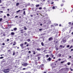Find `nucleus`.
Instances as JSON below:
<instances>
[{
  "label": "nucleus",
  "mask_w": 73,
  "mask_h": 73,
  "mask_svg": "<svg viewBox=\"0 0 73 73\" xmlns=\"http://www.w3.org/2000/svg\"><path fill=\"white\" fill-rule=\"evenodd\" d=\"M20 45L21 46V47L22 49H24V47L23 46V44H20Z\"/></svg>",
  "instance_id": "nucleus-3"
},
{
  "label": "nucleus",
  "mask_w": 73,
  "mask_h": 73,
  "mask_svg": "<svg viewBox=\"0 0 73 73\" xmlns=\"http://www.w3.org/2000/svg\"><path fill=\"white\" fill-rule=\"evenodd\" d=\"M68 24H69V25H70V24H71V22L68 23Z\"/></svg>",
  "instance_id": "nucleus-43"
},
{
  "label": "nucleus",
  "mask_w": 73,
  "mask_h": 73,
  "mask_svg": "<svg viewBox=\"0 0 73 73\" xmlns=\"http://www.w3.org/2000/svg\"><path fill=\"white\" fill-rule=\"evenodd\" d=\"M70 70L71 71H73V70L72 69V68H70Z\"/></svg>",
  "instance_id": "nucleus-61"
},
{
  "label": "nucleus",
  "mask_w": 73,
  "mask_h": 73,
  "mask_svg": "<svg viewBox=\"0 0 73 73\" xmlns=\"http://www.w3.org/2000/svg\"><path fill=\"white\" fill-rule=\"evenodd\" d=\"M53 40V38L52 37H50L48 38V41H52Z\"/></svg>",
  "instance_id": "nucleus-4"
},
{
  "label": "nucleus",
  "mask_w": 73,
  "mask_h": 73,
  "mask_svg": "<svg viewBox=\"0 0 73 73\" xmlns=\"http://www.w3.org/2000/svg\"><path fill=\"white\" fill-rule=\"evenodd\" d=\"M41 56V54H39L36 55L37 57H38V56Z\"/></svg>",
  "instance_id": "nucleus-7"
},
{
  "label": "nucleus",
  "mask_w": 73,
  "mask_h": 73,
  "mask_svg": "<svg viewBox=\"0 0 73 73\" xmlns=\"http://www.w3.org/2000/svg\"><path fill=\"white\" fill-rule=\"evenodd\" d=\"M23 15H25V11H24L23 12Z\"/></svg>",
  "instance_id": "nucleus-22"
},
{
  "label": "nucleus",
  "mask_w": 73,
  "mask_h": 73,
  "mask_svg": "<svg viewBox=\"0 0 73 73\" xmlns=\"http://www.w3.org/2000/svg\"><path fill=\"white\" fill-rule=\"evenodd\" d=\"M52 9H55V7L54 6H53L52 7Z\"/></svg>",
  "instance_id": "nucleus-28"
},
{
  "label": "nucleus",
  "mask_w": 73,
  "mask_h": 73,
  "mask_svg": "<svg viewBox=\"0 0 73 73\" xmlns=\"http://www.w3.org/2000/svg\"><path fill=\"white\" fill-rule=\"evenodd\" d=\"M60 48H62V45H60Z\"/></svg>",
  "instance_id": "nucleus-47"
},
{
  "label": "nucleus",
  "mask_w": 73,
  "mask_h": 73,
  "mask_svg": "<svg viewBox=\"0 0 73 73\" xmlns=\"http://www.w3.org/2000/svg\"><path fill=\"white\" fill-rule=\"evenodd\" d=\"M23 66H27V65H29V64L27 63H26L23 64Z\"/></svg>",
  "instance_id": "nucleus-2"
},
{
  "label": "nucleus",
  "mask_w": 73,
  "mask_h": 73,
  "mask_svg": "<svg viewBox=\"0 0 73 73\" xmlns=\"http://www.w3.org/2000/svg\"><path fill=\"white\" fill-rule=\"evenodd\" d=\"M35 65H37V64H38V63L37 62H35Z\"/></svg>",
  "instance_id": "nucleus-13"
},
{
  "label": "nucleus",
  "mask_w": 73,
  "mask_h": 73,
  "mask_svg": "<svg viewBox=\"0 0 73 73\" xmlns=\"http://www.w3.org/2000/svg\"><path fill=\"white\" fill-rule=\"evenodd\" d=\"M63 42H66V40H63Z\"/></svg>",
  "instance_id": "nucleus-17"
},
{
  "label": "nucleus",
  "mask_w": 73,
  "mask_h": 73,
  "mask_svg": "<svg viewBox=\"0 0 73 73\" xmlns=\"http://www.w3.org/2000/svg\"><path fill=\"white\" fill-rule=\"evenodd\" d=\"M17 17H18V16H15V18H16Z\"/></svg>",
  "instance_id": "nucleus-56"
},
{
  "label": "nucleus",
  "mask_w": 73,
  "mask_h": 73,
  "mask_svg": "<svg viewBox=\"0 0 73 73\" xmlns=\"http://www.w3.org/2000/svg\"><path fill=\"white\" fill-rule=\"evenodd\" d=\"M9 40V39H7V41L8 42V41Z\"/></svg>",
  "instance_id": "nucleus-55"
},
{
  "label": "nucleus",
  "mask_w": 73,
  "mask_h": 73,
  "mask_svg": "<svg viewBox=\"0 0 73 73\" xmlns=\"http://www.w3.org/2000/svg\"><path fill=\"white\" fill-rule=\"evenodd\" d=\"M1 8H2V9H4L5 8V7H1Z\"/></svg>",
  "instance_id": "nucleus-40"
},
{
  "label": "nucleus",
  "mask_w": 73,
  "mask_h": 73,
  "mask_svg": "<svg viewBox=\"0 0 73 73\" xmlns=\"http://www.w3.org/2000/svg\"><path fill=\"white\" fill-rule=\"evenodd\" d=\"M27 41L28 42H30V41H31V40H30V39H28L27 40Z\"/></svg>",
  "instance_id": "nucleus-12"
},
{
  "label": "nucleus",
  "mask_w": 73,
  "mask_h": 73,
  "mask_svg": "<svg viewBox=\"0 0 73 73\" xmlns=\"http://www.w3.org/2000/svg\"><path fill=\"white\" fill-rule=\"evenodd\" d=\"M63 5H64V4L61 5V7H62V6H63Z\"/></svg>",
  "instance_id": "nucleus-53"
},
{
  "label": "nucleus",
  "mask_w": 73,
  "mask_h": 73,
  "mask_svg": "<svg viewBox=\"0 0 73 73\" xmlns=\"http://www.w3.org/2000/svg\"><path fill=\"white\" fill-rule=\"evenodd\" d=\"M39 5H36V7H39Z\"/></svg>",
  "instance_id": "nucleus-34"
},
{
  "label": "nucleus",
  "mask_w": 73,
  "mask_h": 73,
  "mask_svg": "<svg viewBox=\"0 0 73 73\" xmlns=\"http://www.w3.org/2000/svg\"><path fill=\"white\" fill-rule=\"evenodd\" d=\"M25 9H23V11H25Z\"/></svg>",
  "instance_id": "nucleus-59"
},
{
  "label": "nucleus",
  "mask_w": 73,
  "mask_h": 73,
  "mask_svg": "<svg viewBox=\"0 0 73 73\" xmlns=\"http://www.w3.org/2000/svg\"><path fill=\"white\" fill-rule=\"evenodd\" d=\"M20 10H19L18 11H16V13H18V12H20Z\"/></svg>",
  "instance_id": "nucleus-26"
},
{
  "label": "nucleus",
  "mask_w": 73,
  "mask_h": 73,
  "mask_svg": "<svg viewBox=\"0 0 73 73\" xmlns=\"http://www.w3.org/2000/svg\"><path fill=\"white\" fill-rule=\"evenodd\" d=\"M44 9H46V7H44L43 8Z\"/></svg>",
  "instance_id": "nucleus-60"
},
{
  "label": "nucleus",
  "mask_w": 73,
  "mask_h": 73,
  "mask_svg": "<svg viewBox=\"0 0 73 73\" xmlns=\"http://www.w3.org/2000/svg\"><path fill=\"white\" fill-rule=\"evenodd\" d=\"M36 50H41V49H40V48H37Z\"/></svg>",
  "instance_id": "nucleus-16"
},
{
  "label": "nucleus",
  "mask_w": 73,
  "mask_h": 73,
  "mask_svg": "<svg viewBox=\"0 0 73 73\" xmlns=\"http://www.w3.org/2000/svg\"><path fill=\"white\" fill-rule=\"evenodd\" d=\"M46 57H49V55H46Z\"/></svg>",
  "instance_id": "nucleus-44"
},
{
  "label": "nucleus",
  "mask_w": 73,
  "mask_h": 73,
  "mask_svg": "<svg viewBox=\"0 0 73 73\" xmlns=\"http://www.w3.org/2000/svg\"><path fill=\"white\" fill-rule=\"evenodd\" d=\"M40 66H37V69H40Z\"/></svg>",
  "instance_id": "nucleus-8"
},
{
  "label": "nucleus",
  "mask_w": 73,
  "mask_h": 73,
  "mask_svg": "<svg viewBox=\"0 0 73 73\" xmlns=\"http://www.w3.org/2000/svg\"><path fill=\"white\" fill-rule=\"evenodd\" d=\"M25 30H27V28H26V27H24Z\"/></svg>",
  "instance_id": "nucleus-36"
},
{
  "label": "nucleus",
  "mask_w": 73,
  "mask_h": 73,
  "mask_svg": "<svg viewBox=\"0 0 73 73\" xmlns=\"http://www.w3.org/2000/svg\"><path fill=\"white\" fill-rule=\"evenodd\" d=\"M39 9H40V10L42 9V7H40L39 8Z\"/></svg>",
  "instance_id": "nucleus-31"
},
{
  "label": "nucleus",
  "mask_w": 73,
  "mask_h": 73,
  "mask_svg": "<svg viewBox=\"0 0 73 73\" xmlns=\"http://www.w3.org/2000/svg\"><path fill=\"white\" fill-rule=\"evenodd\" d=\"M54 65H56V63H55V62H54Z\"/></svg>",
  "instance_id": "nucleus-35"
},
{
  "label": "nucleus",
  "mask_w": 73,
  "mask_h": 73,
  "mask_svg": "<svg viewBox=\"0 0 73 73\" xmlns=\"http://www.w3.org/2000/svg\"><path fill=\"white\" fill-rule=\"evenodd\" d=\"M27 44V42H25V45H26V44Z\"/></svg>",
  "instance_id": "nucleus-46"
},
{
  "label": "nucleus",
  "mask_w": 73,
  "mask_h": 73,
  "mask_svg": "<svg viewBox=\"0 0 73 73\" xmlns=\"http://www.w3.org/2000/svg\"><path fill=\"white\" fill-rule=\"evenodd\" d=\"M3 17L4 18H5V17H6V16L5 15Z\"/></svg>",
  "instance_id": "nucleus-58"
},
{
  "label": "nucleus",
  "mask_w": 73,
  "mask_h": 73,
  "mask_svg": "<svg viewBox=\"0 0 73 73\" xmlns=\"http://www.w3.org/2000/svg\"><path fill=\"white\" fill-rule=\"evenodd\" d=\"M46 73V72H44L43 73Z\"/></svg>",
  "instance_id": "nucleus-62"
},
{
  "label": "nucleus",
  "mask_w": 73,
  "mask_h": 73,
  "mask_svg": "<svg viewBox=\"0 0 73 73\" xmlns=\"http://www.w3.org/2000/svg\"><path fill=\"white\" fill-rule=\"evenodd\" d=\"M47 60H48L49 61H50L52 60V59L50 58V57H49L48 59H47Z\"/></svg>",
  "instance_id": "nucleus-6"
},
{
  "label": "nucleus",
  "mask_w": 73,
  "mask_h": 73,
  "mask_svg": "<svg viewBox=\"0 0 73 73\" xmlns=\"http://www.w3.org/2000/svg\"><path fill=\"white\" fill-rule=\"evenodd\" d=\"M16 45V42H14L13 44V45Z\"/></svg>",
  "instance_id": "nucleus-19"
},
{
  "label": "nucleus",
  "mask_w": 73,
  "mask_h": 73,
  "mask_svg": "<svg viewBox=\"0 0 73 73\" xmlns=\"http://www.w3.org/2000/svg\"><path fill=\"white\" fill-rule=\"evenodd\" d=\"M69 46H70V45H68L67 46V48H69Z\"/></svg>",
  "instance_id": "nucleus-33"
},
{
  "label": "nucleus",
  "mask_w": 73,
  "mask_h": 73,
  "mask_svg": "<svg viewBox=\"0 0 73 73\" xmlns=\"http://www.w3.org/2000/svg\"><path fill=\"white\" fill-rule=\"evenodd\" d=\"M17 28H14V29H13V30L14 31H17Z\"/></svg>",
  "instance_id": "nucleus-14"
},
{
  "label": "nucleus",
  "mask_w": 73,
  "mask_h": 73,
  "mask_svg": "<svg viewBox=\"0 0 73 73\" xmlns=\"http://www.w3.org/2000/svg\"><path fill=\"white\" fill-rule=\"evenodd\" d=\"M40 68H44V65L42 64L40 65Z\"/></svg>",
  "instance_id": "nucleus-5"
},
{
  "label": "nucleus",
  "mask_w": 73,
  "mask_h": 73,
  "mask_svg": "<svg viewBox=\"0 0 73 73\" xmlns=\"http://www.w3.org/2000/svg\"><path fill=\"white\" fill-rule=\"evenodd\" d=\"M0 12H1V13H3V11H1Z\"/></svg>",
  "instance_id": "nucleus-52"
},
{
  "label": "nucleus",
  "mask_w": 73,
  "mask_h": 73,
  "mask_svg": "<svg viewBox=\"0 0 73 73\" xmlns=\"http://www.w3.org/2000/svg\"><path fill=\"white\" fill-rule=\"evenodd\" d=\"M73 48V46H71L69 48V49H70L71 48Z\"/></svg>",
  "instance_id": "nucleus-25"
},
{
  "label": "nucleus",
  "mask_w": 73,
  "mask_h": 73,
  "mask_svg": "<svg viewBox=\"0 0 73 73\" xmlns=\"http://www.w3.org/2000/svg\"><path fill=\"white\" fill-rule=\"evenodd\" d=\"M40 25L42 26V23H40Z\"/></svg>",
  "instance_id": "nucleus-50"
},
{
  "label": "nucleus",
  "mask_w": 73,
  "mask_h": 73,
  "mask_svg": "<svg viewBox=\"0 0 73 73\" xmlns=\"http://www.w3.org/2000/svg\"><path fill=\"white\" fill-rule=\"evenodd\" d=\"M71 34L73 35V32L71 33Z\"/></svg>",
  "instance_id": "nucleus-64"
},
{
  "label": "nucleus",
  "mask_w": 73,
  "mask_h": 73,
  "mask_svg": "<svg viewBox=\"0 0 73 73\" xmlns=\"http://www.w3.org/2000/svg\"><path fill=\"white\" fill-rule=\"evenodd\" d=\"M33 54H36V52H35V51H33Z\"/></svg>",
  "instance_id": "nucleus-23"
},
{
  "label": "nucleus",
  "mask_w": 73,
  "mask_h": 73,
  "mask_svg": "<svg viewBox=\"0 0 73 73\" xmlns=\"http://www.w3.org/2000/svg\"><path fill=\"white\" fill-rule=\"evenodd\" d=\"M41 45H42V46H44V43H43V42H41Z\"/></svg>",
  "instance_id": "nucleus-9"
},
{
  "label": "nucleus",
  "mask_w": 73,
  "mask_h": 73,
  "mask_svg": "<svg viewBox=\"0 0 73 73\" xmlns=\"http://www.w3.org/2000/svg\"><path fill=\"white\" fill-rule=\"evenodd\" d=\"M42 30V29H39V31H41Z\"/></svg>",
  "instance_id": "nucleus-51"
},
{
  "label": "nucleus",
  "mask_w": 73,
  "mask_h": 73,
  "mask_svg": "<svg viewBox=\"0 0 73 73\" xmlns=\"http://www.w3.org/2000/svg\"><path fill=\"white\" fill-rule=\"evenodd\" d=\"M65 62V61H62L61 62V64H63V63H64V62Z\"/></svg>",
  "instance_id": "nucleus-24"
},
{
  "label": "nucleus",
  "mask_w": 73,
  "mask_h": 73,
  "mask_svg": "<svg viewBox=\"0 0 73 73\" xmlns=\"http://www.w3.org/2000/svg\"><path fill=\"white\" fill-rule=\"evenodd\" d=\"M73 49H71V51H73Z\"/></svg>",
  "instance_id": "nucleus-63"
},
{
  "label": "nucleus",
  "mask_w": 73,
  "mask_h": 73,
  "mask_svg": "<svg viewBox=\"0 0 73 73\" xmlns=\"http://www.w3.org/2000/svg\"><path fill=\"white\" fill-rule=\"evenodd\" d=\"M16 6H18L19 5V3H17L16 4Z\"/></svg>",
  "instance_id": "nucleus-15"
},
{
  "label": "nucleus",
  "mask_w": 73,
  "mask_h": 73,
  "mask_svg": "<svg viewBox=\"0 0 73 73\" xmlns=\"http://www.w3.org/2000/svg\"><path fill=\"white\" fill-rule=\"evenodd\" d=\"M70 63L69 62L68 63V65H70Z\"/></svg>",
  "instance_id": "nucleus-30"
},
{
  "label": "nucleus",
  "mask_w": 73,
  "mask_h": 73,
  "mask_svg": "<svg viewBox=\"0 0 73 73\" xmlns=\"http://www.w3.org/2000/svg\"><path fill=\"white\" fill-rule=\"evenodd\" d=\"M15 52H14L13 53V56H14V55H15Z\"/></svg>",
  "instance_id": "nucleus-57"
},
{
  "label": "nucleus",
  "mask_w": 73,
  "mask_h": 73,
  "mask_svg": "<svg viewBox=\"0 0 73 73\" xmlns=\"http://www.w3.org/2000/svg\"><path fill=\"white\" fill-rule=\"evenodd\" d=\"M7 16H10L9 14H7Z\"/></svg>",
  "instance_id": "nucleus-39"
},
{
  "label": "nucleus",
  "mask_w": 73,
  "mask_h": 73,
  "mask_svg": "<svg viewBox=\"0 0 73 73\" xmlns=\"http://www.w3.org/2000/svg\"><path fill=\"white\" fill-rule=\"evenodd\" d=\"M3 36H5V33H3Z\"/></svg>",
  "instance_id": "nucleus-37"
},
{
  "label": "nucleus",
  "mask_w": 73,
  "mask_h": 73,
  "mask_svg": "<svg viewBox=\"0 0 73 73\" xmlns=\"http://www.w3.org/2000/svg\"><path fill=\"white\" fill-rule=\"evenodd\" d=\"M11 35H15V33L13 32H12L11 33Z\"/></svg>",
  "instance_id": "nucleus-11"
},
{
  "label": "nucleus",
  "mask_w": 73,
  "mask_h": 73,
  "mask_svg": "<svg viewBox=\"0 0 73 73\" xmlns=\"http://www.w3.org/2000/svg\"><path fill=\"white\" fill-rule=\"evenodd\" d=\"M45 35V33H44V34H41V36H44Z\"/></svg>",
  "instance_id": "nucleus-18"
},
{
  "label": "nucleus",
  "mask_w": 73,
  "mask_h": 73,
  "mask_svg": "<svg viewBox=\"0 0 73 73\" xmlns=\"http://www.w3.org/2000/svg\"><path fill=\"white\" fill-rule=\"evenodd\" d=\"M2 45H5V43H3V44H2Z\"/></svg>",
  "instance_id": "nucleus-42"
},
{
  "label": "nucleus",
  "mask_w": 73,
  "mask_h": 73,
  "mask_svg": "<svg viewBox=\"0 0 73 73\" xmlns=\"http://www.w3.org/2000/svg\"><path fill=\"white\" fill-rule=\"evenodd\" d=\"M19 60H16V62H19Z\"/></svg>",
  "instance_id": "nucleus-27"
},
{
  "label": "nucleus",
  "mask_w": 73,
  "mask_h": 73,
  "mask_svg": "<svg viewBox=\"0 0 73 73\" xmlns=\"http://www.w3.org/2000/svg\"><path fill=\"white\" fill-rule=\"evenodd\" d=\"M51 4H54V2H52L51 3Z\"/></svg>",
  "instance_id": "nucleus-45"
},
{
  "label": "nucleus",
  "mask_w": 73,
  "mask_h": 73,
  "mask_svg": "<svg viewBox=\"0 0 73 73\" xmlns=\"http://www.w3.org/2000/svg\"><path fill=\"white\" fill-rule=\"evenodd\" d=\"M50 65L51 66H53L54 65V63H51L50 64Z\"/></svg>",
  "instance_id": "nucleus-10"
},
{
  "label": "nucleus",
  "mask_w": 73,
  "mask_h": 73,
  "mask_svg": "<svg viewBox=\"0 0 73 73\" xmlns=\"http://www.w3.org/2000/svg\"><path fill=\"white\" fill-rule=\"evenodd\" d=\"M51 56H52V58H53V57H54V55H53V54H52L51 55Z\"/></svg>",
  "instance_id": "nucleus-21"
},
{
  "label": "nucleus",
  "mask_w": 73,
  "mask_h": 73,
  "mask_svg": "<svg viewBox=\"0 0 73 73\" xmlns=\"http://www.w3.org/2000/svg\"><path fill=\"white\" fill-rule=\"evenodd\" d=\"M9 69H5L3 72L4 73H8L9 72Z\"/></svg>",
  "instance_id": "nucleus-1"
},
{
  "label": "nucleus",
  "mask_w": 73,
  "mask_h": 73,
  "mask_svg": "<svg viewBox=\"0 0 73 73\" xmlns=\"http://www.w3.org/2000/svg\"><path fill=\"white\" fill-rule=\"evenodd\" d=\"M41 70H44V68H41Z\"/></svg>",
  "instance_id": "nucleus-54"
},
{
  "label": "nucleus",
  "mask_w": 73,
  "mask_h": 73,
  "mask_svg": "<svg viewBox=\"0 0 73 73\" xmlns=\"http://www.w3.org/2000/svg\"><path fill=\"white\" fill-rule=\"evenodd\" d=\"M38 60H40V57H38Z\"/></svg>",
  "instance_id": "nucleus-32"
},
{
  "label": "nucleus",
  "mask_w": 73,
  "mask_h": 73,
  "mask_svg": "<svg viewBox=\"0 0 73 73\" xmlns=\"http://www.w3.org/2000/svg\"><path fill=\"white\" fill-rule=\"evenodd\" d=\"M3 58H4V57L2 56V57H0V59H3Z\"/></svg>",
  "instance_id": "nucleus-29"
},
{
  "label": "nucleus",
  "mask_w": 73,
  "mask_h": 73,
  "mask_svg": "<svg viewBox=\"0 0 73 73\" xmlns=\"http://www.w3.org/2000/svg\"><path fill=\"white\" fill-rule=\"evenodd\" d=\"M58 55L59 56V57H61V55L60 54H59Z\"/></svg>",
  "instance_id": "nucleus-41"
},
{
  "label": "nucleus",
  "mask_w": 73,
  "mask_h": 73,
  "mask_svg": "<svg viewBox=\"0 0 73 73\" xmlns=\"http://www.w3.org/2000/svg\"><path fill=\"white\" fill-rule=\"evenodd\" d=\"M27 46L28 47V46H29V44H27Z\"/></svg>",
  "instance_id": "nucleus-49"
},
{
  "label": "nucleus",
  "mask_w": 73,
  "mask_h": 73,
  "mask_svg": "<svg viewBox=\"0 0 73 73\" xmlns=\"http://www.w3.org/2000/svg\"><path fill=\"white\" fill-rule=\"evenodd\" d=\"M22 70H26V68H23Z\"/></svg>",
  "instance_id": "nucleus-38"
},
{
  "label": "nucleus",
  "mask_w": 73,
  "mask_h": 73,
  "mask_svg": "<svg viewBox=\"0 0 73 73\" xmlns=\"http://www.w3.org/2000/svg\"><path fill=\"white\" fill-rule=\"evenodd\" d=\"M3 20V19L2 18H0V22H1Z\"/></svg>",
  "instance_id": "nucleus-20"
},
{
  "label": "nucleus",
  "mask_w": 73,
  "mask_h": 73,
  "mask_svg": "<svg viewBox=\"0 0 73 73\" xmlns=\"http://www.w3.org/2000/svg\"><path fill=\"white\" fill-rule=\"evenodd\" d=\"M31 53V51H29V53Z\"/></svg>",
  "instance_id": "nucleus-48"
}]
</instances>
